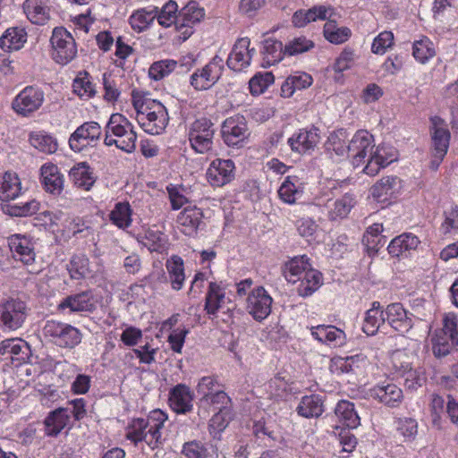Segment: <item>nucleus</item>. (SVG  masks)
<instances>
[{
    "instance_id": "1",
    "label": "nucleus",
    "mask_w": 458,
    "mask_h": 458,
    "mask_svg": "<svg viewBox=\"0 0 458 458\" xmlns=\"http://www.w3.org/2000/svg\"><path fill=\"white\" fill-rule=\"evenodd\" d=\"M373 136L367 131H358L349 141L348 157L353 166L359 167L367 161L363 172L370 176L376 175L381 168L394 162L396 157L394 150L377 147L375 151Z\"/></svg>"
},
{
    "instance_id": "2",
    "label": "nucleus",
    "mask_w": 458,
    "mask_h": 458,
    "mask_svg": "<svg viewBox=\"0 0 458 458\" xmlns=\"http://www.w3.org/2000/svg\"><path fill=\"white\" fill-rule=\"evenodd\" d=\"M166 420L167 415L161 410L152 411L146 419H133L127 428L126 438L135 445L145 442L150 449L155 450L163 444L161 429Z\"/></svg>"
},
{
    "instance_id": "3",
    "label": "nucleus",
    "mask_w": 458,
    "mask_h": 458,
    "mask_svg": "<svg viewBox=\"0 0 458 458\" xmlns=\"http://www.w3.org/2000/svg\"><path fill=\"white\" fill-rule=\"evenodd\" d=\"M137 134L133 125L123 114H111L106 127L104 144L107 147L115 146L117 148L132 153L136 148Z\"/></svg>"
},
{
    "instance_id": "4",
    "label": "nucleus",
    "mask_w": 458,
    "mask_h": 458,
    "mask_svg": "<svg viewBox=\"0 0 458 458\" xmlns=\"http://www.w3.org/2000/svg\"><path fill=\"white\" fill-rule=\"evenodd\" d=\"M29 308L21 300L9 299L0 302V329L15 331L21 328L29 314Z\"/></svg>"
},
{
    "instance_id": "5",
    "label": "nucleus",
    "mask_w": 458,
    "mask_h": 458,
    "mask_svg": "<svg viewBox=\"0 0 458 458\" xmlns=\"http://www.w3.org/2000/svg\"><path fill=\"white\" fill-rule=\"evenodd\" d=\"M136 120L143 131L151 135L161 134L168 124L169 117L165 106L157 101L150 103V106L140 111L136 114Z\"/></svg>"
},
{
    "instance_id": "6",
    "label": "nucleus",
    "mask_w": 458,
    "mask_h": 458,
    "mask_svg": "<svg viewBox=\"0 0 458 458\" xmlns=\"http://www.w3.org/2000/svg\"><path fill=\"white\" fill-rule=\"evenodd\" d=\"M50 43L52 57L57 64H66L77 55V47L73 37L63 27L54 29Z\"/></svg>"
},
{
    "instance_id": "7",
    "label": "nucleus",
    "mask_w": 458,
    "mask_h": 458,
    "mask_svg": "<svg viewBox=\"0 0 458 458\" xmlns=\"http://www.w3.org/2000/svg\"><path fill=\"white\" fill-rule=\"evenodd\" d=\"M43 332L45 336L50 337L57 346L73 348L81 341V334L76 327L55 321H47Z\"/></svg>"
},
{
    "instance_id": "8",
    "label": "nucleus",
    "mask_w": 458,
    "mask_h": 458,
    "mask_svg": "<svg viewBox=\"0 0 458 458\" xmlns=\"http://www.w3.org/2000/svg\"><path fill=\"white\" fill-rule=\"evenodd\" d=\"M214 124L207 118L193 122L189 130V140L195 152L208 153L213 148Z\"/></svg>"
},
{
    "instance_id": "9",
    "label": "nucleus",
    "mask_w": 458,
    "mask_h": 458,
    "mask_svg": "<svg viewBox=\"0 0 458 458\" xmlns=\"http://www.w3.org/2000/svg\"><path fill=\"white\" fill-rule=\"evenodd\" d=\"M224 60L215 55L210 62L197 69L191 76V85L196 90H207L214 86L223 74Z\"/></svg>"
},
{
    "instance_id": "10",
    "label": "nucleus",
    "mask_w": 458,
    "mask_h": 458,
    "mask_svg": "<svg viewBox=\"0 0 458 458\" xmlns=\"http://www.w3.org/2000/svg\"><path fill=\"white\" fill-rule=\"evenodd\" d=\"M102 134V130L97 122H85L70 136L69 146L75 152H81L88 146L95 144Z\"/></svg>"
},
{
    "instance_id": "11",
    "label": "nucleus",
    "mask_w": 458,
    "mask_h": 458,
    "mask_svg": "<svg viewBox=\"0 0 458 458\" xmlns=\"http://www.w3.org/2000/svg\"><path fill=\"white\" fill-rule=\"evenodd\" d=\"M44 102V92L32 86L26 87L13 99V109L19 114L27 116L37 111Z\"/></svg>"
},
{
    "instance_id": "12",
    "label": "nucleus",
    "mask_w": 458,
    "mask_h": 458,
    "mask_svg": "<svg viewBox=\"0 0 458 458\" xmlns=\"http://www.w3.org/2000/svg\"><path fill=\"white\" fill-rule=\"evenodd\" d=\"M273 300L264 287L253 289L247 298L246 309L255 320L261 321L271 313Z\"/></svg>"
},
{
    "instance_id": "13",
    "label": "nucleus",
    "mask_w": 458,
    "mask_h": 458,
    "mask_svg": "<svg viewBox=\"0 0 458 458\" xmlns=\"http://www.w3.org/2000/svg\"><path fill=\"white\" fill-rule=\"evenodd\" d=\"M249 134L243 116H231L223 123L222 136L225 143L228 146H239L248 138Z\"/></svg>"
},
{
    "instance_id": "14",
    "label": "nucleus",
    "mask_w": 458,
    "mask_h": 458,
    "mask_svg": "<svg viewBox=\"0 0 458 458\" xmlns=\"http://www.w3.org/2000/svg\"><path fill=\"white\" fill-rule=\"evenodd\" d=\"M386 321L402 335L407 334L413 327V314L408 312L401 303H391L386 310Z\"/></svg>"
},
{
    "instance_id": "15",
    "label": "nucleus",
    "mask_w": 458,
    "mask_h": 458,
    "mask_svg": "<svg viewBox=\"0 0 458 458\" xmlns=\"http://www.w3.org/2000/svg\"><path fill=\"white\" fill-rule=\"evenodd\" d=\"M250 40L248 38L237 39L226 60V64L230 69L240 72L250 64L255 49H250Z\"/></svg>"
},
{
    "instance_id": "16",
    "label": "nucleus",
    "mask_w": 458,
    "mask_h": 458,
    "mask_svg": "<svg viewBox=\"0 0 458 458\" xmlns=\"http://www.w3.org/2000/svg\"><path fill=\"white\" fill-rule=\"evenodd\" d=\"M234 168L230 159H215L207 170V180L213 187H222L233 179Z\"/></svg>"
},
{
    "instance_id": "17",
    "label": "nucleus",
    "mask_w": 458,
    "mask_h": 458,
    "mask_svg": "<svg viewBox=\"0 0 458 458\" xmlns=\"http://www.w3.org/2000/svg\"><path fill=\"white\" fill-rule=\"evenodd\" d=\"M319 130L316 127L300 129L287 140L291 149L299 154L313 150L320 140Z\"/></svg>"
},
{
    "instance_id": "18",
    "label": "nucleus",
    "mask_w": 458,
    "mask_h": 458,
    "mask_svg": "<svg viewBox=\"0 0 458 458\" xmlns=\"http://www.w3.org/2000/svg\"><path fill=\"white\" fill-rule=\"evenodd\" d=\"M8 244L13 252L15 259L24 265H32L35 261L34 243L31 238L26 234H13L8 237Z\"/></svg>"
},
{
    "instance_id": "19",
    "label": "nucleus",
    "mask_w": 458,
    "mask_h": 458,
    "mask_svg": "<svg viewBox=\"0 0 458 458\" xmlns=\"http://www.w3.org/2000/svg\"><path fill=\"white\" fill-rule=\"evenodd\" d=\"M368 394L388 407L399 406L403 398V391L398 386L386 382L370 388Z\"/></svg>"
},
{
    "instance_id": "20",
    "label": "nucleus",
    "mask_w": 458,
    "mask_h": 458,
    "mask_svg": "<svg viewBox=\"0 0 458 458\" xmlns=\"http://www.w3.org/2000/svg\"><path fill=\"white\" fill-rule=\"evenodd\" d=\"M430 135L432 140V151L437 153H447L451 134L445 122L439 116L430 118Z\"/></svg>"
},
{
    "instance_id": "21",
    "label": "nucleus",
    "mask_w": 458,
    "mask_h": 458,
    "mask_svg": "<svg viewBox=\"0 0 458 458\" xmlns=\"http://www.w3.org/2000/svg\"><path fill=\"white\" fill-rule=\"evenodd\" d=\"M41 182L45 191L52 195L58 196L64 190V175L57 165L47 163L40 168Z\"/></svg>"
},
{
    "instance_id": "22",
    "label": "nucleus",
    "mask_w": 458,
    "mask_h": 458,
    "mask_svg": "<svg viewBox=\"0 0 458 458\" xmlns=\"http://www.w3.org/2000/svg\"><path fill=\"white\" fill-rule=\"evenodd\" d=\"M205 16V11L199 7L198 3L190 2L188 3L178 13L177 30H180L182 28L187 30L182 32L184 38H188L192 31L191 29L196 23H199Z\"/></svg>"
},
{
    "instance_id": "23",
    "label": "nucleus",
    "mask_w": 458,
    "mask_h": 458,
    "mask_svg": "<svg viewBox=\"0 0 458 458\" xmlns=\"http://www.w3.org/2000/svg\"><path fill=\"white\" fill-rule=\"evenodd\" d=\"M311 335L318 342L330 346H342L346 342L345 333L331 325H318L310 328Z\"/></svg>"
},
{
    "instance_id": "24",
    "label": "nucleus",
    "mask_w": 458,
    "mask_h": 458,
    "mask_svg": "<svg viewBox=\"0 0 458 458\" xmlns=\"http://www.w3.org/2000/svg\"><path fill=\"white\" fill-rule=\"evenodd\" d=\"M192 394L190 388L183 384L175 386L169 394L170 407L176 413H187L192 410Z\"/></svg>"
},
{
    "instance_id": "25",
    "label": "nucleus",
    "mask_w": 458,
    "mask_h": 458,
    "mask_svg": "<svg viewBox=\"0 0 458 458\" xmlns=\"http://www.w3.org/2000/svg\"><path fill=\"white\" fill-rule=\"evenodd\" d=\"M331 14L332 11L330 8L325 5H315L308 10L300 9L296 11L292 17V22L295 27L302 28L313 21H325Z\"/></svg>"
},
{
    "instance_id": "26",
    "label": "nucleus",
    "mask_w": 458,
    "mask_h": 458,
    "mask_svg": "<svg viewBox=\"0 0 458 458\" xmlns=\"http://www.w3.org/2000/svg\"><path fill=\"white\" fill-rule=\"evenodd\" d=\"M59 309H69L71 312H91L96 309L93 294L90 291H85L69 295L60 302Z\"/></svg>"
},
{
    "instance_id": "27",
    "label": "nucleus",
    "mask_w": 458,
    "mask_h": 458,
    "mask_svg": "<svg viewBox=\"0 0 458 458\" xmlns=\"http://www.w3.org/2000/svg\"><path fill=\"white\" fill-rule=\"evenodd\" d=\"M279 199L286 204H294L303 194L301 179L296 175L286 176L278 191Z\"/></svg>"
},
{
    "instance_id": "28",
    "label": "nucleus",
    "mask_w": 458,
    "mask_h": 458,
    "mask_svg": "<svg viewBox=\"0 0 458 458\" xmlns=\"http://www.w3.org/2000/svg\"><path fill=\"white\" fill-rule=\"evenodd\" d=\"M202 217L203 213L200 208L189 207L178 215L176 222L181 226V231L185 235L191 236L196 233L202 222Z\"/></svg>"
},
{
    "instance_id": "29",
    "label": "nucleus",
    "mask_w": 458,
    "mask_h": 458,
    "mask_svg": "<svg viewBox=\"0 0 458 458\" xmlns=\"http://www.w3.org/2000/svg\"><path fill=\"white\" fill-rule=\"evenodd\" d=\"M312 269L306 255L296 256L284 265L283 274L289 283L296 284L308 270Z\"/></svg>"
},
{
    "instance_id": "30",
    "label": "nucleus",
    "mask_w": 458,
    "mask_h": 458,
    "mask_svg": "<svg viewBox=\"0 0 458 458\" xmlns=\"http://www.w3.org/2000/svg\"><path fill=\"white\" fill-rule=\"evenodd\" d=\"M23 11L34 24L44 25L50 18L47 0H25Z\"/></svg>"
},
{
    "instance_id": "31",
    "label": "nucleus",
    "mask_w": 458,
    "mask_h": 458,
    "mask_svg": "<svg viewBox=\"0 0 458 458\" xmlns=\"http://www.w3.org/2000/svg\"><path fill=\"white\" fill-rule=\"evenodd\" d=\"M401 187V180L394 175L386 176L377 181L370 189L372 197L377 201H385Z\"/></svg>"
},
{
    "instance_id": "32",
    "label": "nucleus",
    "mask_w": 458,
    "mask_h": 458,
    "mask_svg": "<svg viewBox=\"0 0 458 458\" xmlns=\"http://www.w3.org/2000/svg\"><path fill=\"white\" fill-rule=\"evenodd\" d=\"M0 354H10L16 357L19 361H26L30 354V348L27 342L20 338H10L0 343Z\"/></svg>"
},
{
    "instance_id": "33",
    "label": "nucleus",
    "mask_w": 458,
    "mask_h": 458,
    "mask_svg": "<svg viewBox=\"0 0 458 458\" xmlns=\"http://www.w3.org/2000/svg\"><path fill=\"white\" fill-rule=\"evenodd\" d=\"M420 242L417 236L410 233H405L394 238L388 244L387 250L391 256L400 257L406 252L416 250Z\"/></svg>"
},
{
    "instance_id": "34",
    "label": "nucleus",
    "mask_w": 458,
    "mask_h": 458,
    "mask_svg": "<svg viewBox=\"0 0 458 458\" xmlns=\"http://www.w3.org/2000/svg\"><path fill=\"white\" fill-rule=\"evenodd\" d=\"M313 82L312 77L302 72H296L287 77L281 86V95L284 98H290L296 90L309 88Z\"/></svg>"
},
{
    "instance_id": "35",
    "label": "nucleus",
    "mask_w": 458,
    "mask_h": 458,
    "mask_svg": "<svg viewBox=\"0 0 458 458\" xmlns=\"http://www.w3.org/2000/svg\"><path fill=\"white\" fill-rule=\"evenodd\" d=\"M21 194V181L16 174L7 172L0 176V199H15Z\"/></svg>"
},
{
    "instance_id": "36",
    "label": "nucleus",
    "mask_w": 458,
    "mask_h": 458,
    "mask_svg": "<svg viewBox=\"0 0 458 458\" xmlns=\"http://www.w3.org/2000/svg\"><path fill=\"white\" fill-rule=\"evenodd\" d=\"M385 322V310L381 309L378 301H374L372 307L366 312L362 330L368 335H374Z\"/></svg>"
},
{
    "instance_id": "37",
    "label": "nucleus",
    "mask_w": 458,
    "mask_h": 458,
    "mask_svg": "<svg viewBox=\"0 0 458 458\" xmlns=\"http://www.w3.org/2000/svg\"><path fill=\"white\" fill-rule=\"evenodd\" d=\"M335 413L339 421L348 428H357L360 425V418L354 408V403L350 401L341 400L338 402Z\"/></svg>"
},
{
    "instance_id": "38",
    "label": "nucleus",
    "mask_w": 458,
    "mask_h": 458,
    "mask_svg": "<svg viewBox=\"0 0 458 458\" xmlns=\"http://www.w3.org/2000/svg\"><path fill=\"white\" fill-rule=\"evenodd\" d=\"M297 412L305 418H318L324 412V402L320 395H305L301 398Z\"/></svg>"
},
{
    "instance_id": "39",
    "label": "nucleus",
    "mask_w": 458,
    "mask_h": 458,
    "mask_svg": "<svg viewBox=\"0 0 458 458\" xmlns=\"http://www.w3.org/2000/svg\"><path fill=\"white\" fill-rule=\"evenodd\" d=\"M356 204L355 196L346 193L328 205V217L330 220L343 219L348 216Z\"/></svg>"
},
{
    "instance_id": "40",
    "label": "nucleus",
    "mask_w": 458,
    "mask_h": 458,
    "mask_svg": "<svg viewBox=\"0 0 458 458\" xmlns=\"http://www.w3.org/2000/svg\"><path fill=\"white\" fill-rule=\"evenodd\" d=\"M165 267L172 288L176 291L181 290L185 280L182 259L176 255L172 256L166 260Z\"/></svg>"
},
{
    "instance_id": "41",
    "label": "nucleus",
    "mask_w": 458,
    "mask_h": 458,
    "mask_svg": "<svg viewBox=\"0 0 458 458\" xmlns=\"http://www.w3.org/2000/svg\"><path fill=\"white\" fill-rule=\"evenodd\" d=\"M322 274L316 270H308L306 274L299 279V284L296 288L298 294L301 297H307L316 292L322 284Z\"/></svg>"
},
{
    "instance_id": "42",
    "label": "nucleus",
    "mask_w": 458,
    "mask_h": 458,
    "mask_svg": "<svg viewBox=\"0 0 458 458\" xmlns=\"http://www.w3.org/2000/svg\"><path fill=\"white\" fill-rule=\"evenodd\" d=\"M70 412L67 408H58L51 411L45 420L48 435H58L68 424Z\"/></svg>"
},
{
    "instance_id": "43",
    "label": "nucleus",
    "mask_w": 458,
    "mask_h": 458,
    "mask_svg": "<svg viewBox=\"0 0 458 458\" xmlns=\"http://www.w3.org/2000/svg\"><path fill=\"white\" fill-rule=\"evenodd\" d=\"M70 177L73 183L85 191L90 190L95 183V177L89 165L86 163H80L70 171Z\"/></svg>"
},
{
    "instance_id": "44",
    "label": "nucleus",
    "mask_w": 458,
    "mask_h": 458,
    "mask_svg": "<svg viewBox=\"0 0 458 458\" xmlns=\"http://www.w3.org/2000/svg\"><path fill=\"white\" fill-rule=\"evenodd\" d=\"M225 300L223 289L215 282L209 283L204 310L209 316H216Z\"/></svg>"
},
{
    "instance_id": "45",
    "label": "nucleus",
    "mask_w": 458,
    "mask_h": 458,
    "mask_svg": "<svg viewBox=\"0 0 458 458\" xmlns=\"http://www.w3.org/2000/svg\"><path fill=\"white\" fill-rule=\"evenodd\" d=\"M27 34L23 29L10 28L0 38V46L5 51L19 50L26 42Z\"/></svg>"
},
{
    "instance_id": "46",
    "label": "nucleus",
    "mask_w": 458,
    "mask_h": 458,
    "mask_svg": "<svg viewBox=\"0 0 458 458\" xmlns=\"http://www.w3.org/2000/svg\"><path fill=\"white\" fill-rule=\"evenodd\" d=\"M182 454L185 458H217L216 448L196 440L184 443Z\"/></svg>"
},
{
    "instance_id": "47",
    "label": "nucleus",
    "mask_w": 458,
    "mask_h": 458,
    "mask_svg": "<svg viewBox=\"0 0 458 458\" xmlns=\"http://www.w3.org/2000/svg\"><path fill=\"white\" fill-rule=\"evenodd\" d=\"M263 61L266 65L271 66L279 63L284 55H287L284 52V47L281 41L274 38H267L263 42Z\"/></svg>"
},
{
    "instance_id": "48",
    "label": "nucleus",
    "mask_w": 458,
    "mask_h": 458,
    "mask_svg": "<svg viewBox=\"0 0 458 458\" xmlns=\"http://www.w3.org/2000/svg\"><path fill=\"white\" fill-rule=\"evenodd\" d=\"M349 141L347 140L346 131L339 130L331 133L326 143V148L328 151L334 152L340 157H348Z\"/></svg>"
},
{
    "instance_id": "49",
    "label": "nucleus",
    "mask_w": 458,
    "mask_h": 458,
    "mask_svg": "<svg viewBox=\"0 0 458 458\" xmlns=\"http://www.w3.org/2000/svg\"><path fill=\"white\" fill-rule=\"evenodd\" d=\"M457 342V338L443 334L440 331H437L435 335L432 337V350L434 355L437 358L445 357L450 353Z\"/></svg>"
},
{
    "instance_id": "50",
    "label": "nucleus",
    "mask_w": 458,
    "mask_h": 458,
    "mask_svg": "<svg viewBox=\"0 0 458 458\" xmlns=\"http://www.w3.org/2000/svg\"><path fill=\"white\" fill-rule=\"evenodd\" d=\"M157 17V8L152 10L139 9L129 18V22L134 31L142 32L147 30Z\"/></svg>"
},
{
    "instance_id": "51",
    "label": "nucleus",
    "mask_w": 458,
    "mask_h": 458,
    "mask_svg": "<svg viewBox=\"0 0 458 458\" xmlns=\"http://www.w3.org/2000/svg\"><path fill=\"white\" fill-rule=\"evenodd\" d=\"M324 37L333 44H342L351 37V30L347 27H339L335 21H327L324 25Z\"/></svg>"
},
{
    "instance_id": "52",
    "label": "nucleus",
    "mask_w": 458,
    "mask_h": 458,
    "mask_svg": "<svg viewBox=\"0 0 458 458\" xmlns=\"http://www.w3.org/2000/svg\"><path fill=\"white\" fill-rule=\"evenodd\" d=\"M131 209L129 203L118 202L110 213V220L119 228L129 227L131 224Z\"/></svg>"
},
{
    "instance_id": "53",
    "label": "nucleus",
    "mask_w": 458,
    "mask_h": 458,
    "mask_svg": "<svg viewBox=\"0 0 458 458\" xmlns=\"http://www.w3.org/2000/svg\"><path fill=\"white\" fill-rule=\"evenodd\" d=\"M30 142L35 148L46 154L55 153L58 147L55 139L42 132L31 133Z\"/></svg>"
},
{
    "instance_id": "54",
    "label": "nucleus",
    "mask_w": 458,
    "mask_h": 458,
    "mask_svg": "<svg viewBox=\"0 0 458 458\" xmlns=\"http://www.w3.org/2000/svg\"><path fill=\"white\" fill-rule=\"evenodd\" d=\"M142 243L150 251L163 252L165 250L166 239L159 230L149 228L145 232Z\"/></svg>"
},
{
    "instance_id": "55",
    "label": "nucleus",
    "mask_w": 458,
    "mask_h": 458,
    "mask_svg": "<svg viewBox=\"0 0 458 458\" xmlns=\"http://www.w3.org/2000/svg\"><path fill=\"white\" fill-rule=\"evenodd\" d=\"M178 5L176 2L170 0L168 1L158 13L157 11V19L158 23L163 27H170L174 24L177 28L178 15Z\"/></svg>"
},
{
    "instance_id": "56",
    "label": "nucleus",
    "mask_w": 458,
    "mask_h": 458,
    "mask_svg": "<svg viewBox=\"0 0 458 458\" xmlns=\"http://www.w3.org/2000/svg\"><path fill=\"white\" fill-rule=\"evenodd\" d=\"M39 206V202L32 199L9 205L8 213L13 216H32L38 211Z\"/></svg>"
},
{
    "instance_id": "57",
    "label": "nucleus",
    "mask_w": 458,
    "mask_h": 458,
    "mask_svg": "<svg viewBox=\"0 0 458 458\" xmlns=\"http://www.w3.org/2000/svg\"><path fill=\"white\" fill-rule=\"evenodd\" d=\"M432 46V42L427 38L415 41L412 47V55L414 58L420 63L425 64L436 54Z\"/></svg>"
},
{
    "instance_id": "58",
    "label": "nucleus",
    "mask_w": 458,
    "mask_h": 458,
    "mask_svg": "<svg viewBox=\"0 0 458 458\" xmlns=\"http://www.w3.org/2000/svg\"><path fill=\"white\" fill-rule=\"evenodd\" d=\"M177 63L172 59H165L155 62L148 69L149 77L155 81H159L169 75L176 67Z\"/></svg>"
},
{
    "instance_id": "59",
    "label": "nucleus",
    "mask_w": 458,
    "mask_h": 458,
    "mask_svg": "<svg viewBox=\"0 0 458 458\" xmlns=\"http://www.w3.org/2000/svg\"><path fill=\"white\" fill-rule=\"evenodd\" d=\"M72 89L81 98H91L95 95L96 89L93 83L89 80V74L84 72L83 75L81 73L72 83Z\"/></svg>"
},
{
    "instance_id": "60",
    "label": "nucleus",
    "mask_w": 458,
    "mask_h": 458,
    "mask_svg": "<svg viewBox=\"0 0 458 458\" xmlns=\"http://www.w3.org/2000/svg\"><path fill=\"white\" fill-rule=\"evenodd\" d=\"M274 82L272 72L259 73L253 76L249 81L250 91L253 96L262 94L269 85Z\"/></svg>"
},
{
    "instance_id": "61",
    "label": "nucleus",
    "mask_w": 458,
    "mask_h": 458,
    "mask_svg": "<svg viewBox=\"0 0 458 458\" xmlns=\"http://www.w3.org/2000/svg\"><path fill=\"white\" fill-rule=\"evenodd\" d=\"M68 270L72 279L79 280L89 272V259L84 255H75L70 260Z\"/></svg>"
},
{
    "instance_id": "62",
    "label": "nucleus",
    "mask_w": 458,
    "mask_h": 458,
    "mask_svg": "<svg viewBox=\"0 0 458 458\" xmlns=\"http://www.w3.org/2000/svg\"><path fill=\"white\" fill-rule=\"evenodd\" d=\"M314 43L304 36L294 38L284 47V52L288 55H294L307 52L314 47Z\"/></svg>"
},
{
    "instance_id": "63",
    "label": "nucleus",
    "mask_w": 458,
    "mask_h": 458,
    "mask_svg": "<svg viewBox=\"0 0 458 458\" xmlns=\"http://www.w3.org/2000/svg\"><path fill=\"white\" fill-rule=\"evenodd\" d=\"M396 428L406 441L413 440L418 433V423L411 418L398 419L396 420Z\"/></svg>"
},
{
    "instance_id": "64",
    "label": "nucleus",
    "mask_w": 458,
    "mask_h": 458,
    "mask_svg": "<svg viewBox=\"0 0 458 458\" xmlns=\"http://www.w3.org/2000/svg\"><path fill=\"white\" fill-rule=\"evenodd\" d=\"M394 44V34L385 30L379 33L373 40L371 51L377 55H384Z\"/></svg>"
}]
</instances>
